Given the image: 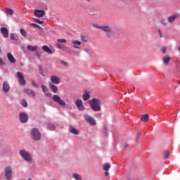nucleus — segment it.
Wrapping results in <instances>:
<instances>
[{
	"instance_id": "obj_25",
	"label": "nucleus",
	"mask_w": 180,
	"mask_h": 180,
	"mask_svg": "<svg viewBox=\"0 0 180 180\" xmlns=\"http://www.w3.org/2000/svg\"><path fill=\"white\" fill-rule=\"evenodd\" d=\"M82 98L83 101H88V99L91 98V96H89V93L85 91V93L82 96Z\"/></svg>"
},
{
	"instance_id": "obj_2",
	"label": "nucleus",
	"mask_w": 180,
	"mask_h": 180,
	"mask_svg": "<svg viewBox=\"0 0 180 180\" xmlns=\"http://www.w3.org/2000/svg\"><path fill=\"white\" fill-rule=\"evenodd\" d=\"M90 106L94 112L101 110V101L98 98H93L89 101Z\"/></svg>"
},
{
	"instance_id": "obj_49",
	"label": "nucleus",
	"mask_w": 180,
	"mask_h": 180,
	"mask_svg": "<svg viewBox=\"0 0 180 180\" xmlns=\"http://www.w3.org/2000/svg\"><path fill=\"white\" fill-rule=\"evenodd\" d=\"M87 2H91V0H85Z\"/></svg>"
},
{
	"instance_id": "obj_48",
	"label": "nucleus",
	"mask_w": 180,
	"mask_h": 180,
	"mask_svg": "<svg viewBox=\"0 0 180 180\" xmlns=\"http://www.w3.org/2000/svg\"><path fill=\"white\" fill-rule=\"evenodd\" d=\"M105 176H109V172L108 171H106L105 172Z\"/></svg>"
},
{
	"instance_id": "obj_47",
	"label": "nucleus",
	"mask_w": 180,
	"mask_h": 180,
	"mask_svg": "<svg viewBox=\"0 0 180 180\" xmlns=\"http://www.w3.org/2000/svg\"><path fill=\"white\" fill-rule=\"evenodd\" d=\"M128 147H129V144H127V143H125L124 145V148L126 149V148H128Z\"/></svg>"
},
{
	"instance_id": "obj_18",
	"label": "nucleus",
	"mask_w": 180,
	"mask_h": 180,
	"mask_svg": "<svg viewBox=\"0 0 180 180\" xmlns=\"http://www.w3.org/2000/svg\"><path fill=\"white\" fill-rule=\"evenodd\" d=\"M38 49L39 46H32V45H28L27 46V50H28V51H31L32 53H34V51H37Z\"/></svg>"
},
{
	"instance_id": "obj_31",
	"label": "nucleus",
	"mask_w": 180,
	"mask_h": 180,
	"mask_svg": "<svg viewBox=\"0 0 180 180\" xmlns=\"http://www.w3.org/2000/svg\"><path fill=\"white\" fill-rule=\"evenodd\" d=\"M20 33L22 35V37H26L27 36V34L26 33V31H25L23 29L20 30Z\"/></svg>"
},
{
	"instance_id": "obj_41",
	"label": "nucleus",
	"mask_w": 180,
	"mask_h": 180,
	"mask_svg": "<svg viewBox=\"0 0 180 180\" xmlns=\"http://www.w3.org/2000/svg\"><path fill=\"white\" fill-rule=\"evenodd\" d=\"M50 130H56V126L54 124H51Z\"/></svg>"
},
{
	"instance_id": "obj_29",
	"label": "nucleus",
	"mask_w": 180,
	"mask_h": 180,
	"mask_svg": "<svg viewBox=\"0 0 180 180\" xmlns=\"http://www.w3.org/2000/svg\"><path fill=\"white\" fill-rule=\"evenodd\" d=\"M164 160H167L169 157V151L168 150H165L163 153Z\"/></svg>"
},
{
	"instance_id": "obj_15",
	"label": "nucleus",
	"mask_w": 180,
	"mask_h": 180,
	"mask_svg": "<svg viewBox=\"0 0 180 180\" xmlns=\"http://www.w3.org/2000/svg\"><path fill=\"white\" fill-rule=\"evenodd\" d=\"M24 92L27 94V95H29V96H32V98H34V96H36V93L33 90L25 89L24 90Z\"/></svg>"
},
{
	"instance_id": "obj_42",
	"label": "nucleus",
	"mask_w": 180,
	"mask_h": 180,
	"mask_svg": "<svg viewBox=\"0 0 180 180\" xmlns=\"http://www.w3.org/2000/svg\"><path fill=\"white\" fill-rule=\"evenodd\" d=\"M10 38H11L12 40H15V34H10Z\"/></svg>"
},
{
	"instance_id": "obj_10",
	"label": "nucleus",
	"mask_w": 180,
	"mask_h": 180,
	"mask_svg": "<svg viewBox=\"0 0 180 180\" xmlns=\"http://www.w3.org/2000/svg\"><path fill=\"white\" fill-rule=\"evenodd\" d=\"M17 77L21 85H26V81L25 80V77H23V75L22 74V72H18Z\"/></svg>"
},
{
	"instance_id": "obj_23",
	"label": "nucleus",
	"mask_w": 180,
	"mask_h": 180,
	"mask_svg": "<svg viewBox=\"0 0 180 180\" xmlns=\"http://www.w3.org/2000/svg\"><path fill=\"white\" fill-rule=\"evenodd\" d=\"M162 60L165 65H168V63L171 61V57L166 56L163 57Z\"/></svg>"
},
{
	"instance_id": "obj_28",
	"label": "nucleus",
	"mask_w": 180,
	"mask_h": 180,
	"mask_svg": "<svg viewBox=\"0 0 180 180\" xmlns=\"http://www.w3.org/2000/svg\"><path fill=\"white\" fill-rule=\"evenodd\" d=\"M56 46L57 49H60V50H65V49H67L65 46L59 43H56Z\"/></svg>"
},
{
	"instance_id": "obj_45",
	"label": "nucleus",
	"mask_w": 180,
	"mask_h": 180,
	"mask_svg": "<svg viewBox=\"0 0 180 180\" xmlns=\"http://www.w3.org/2000/svg\"><path fill=\"white\" fill-rule=\"evenodd\" d=\"M140 137H141V133L136 134V140H139V139H140Z\"/></svg>"
},
{
	"instance_id": "obj_50",
	"label": "nucleus",
	"mask_w": 180,
	"mask_h": 180,
	"mask_svg": "<svg viewBox=\"0 0 180 180\" xmlns=\"http://www.w3.org/2000/svg\"><path fill=\"white\" fill-rule=\"evenodd\" d=\"M63 64H67V63H65V62H63Z\"/></svg>"
},
{
	"instance_id": "obj_5",
	"label": "nucleus",
	"mask_w": 180,
	"mask_h": 180,
	"mask_svg": "<svg viewBox=\"0 0 180 180\" xmlns=\"http://www.w3.org/2000/svg\"><path fill=\"white\" fill-rule=\"evenodd\" d=\"M53 101L56 102V103H58V105H60V106H65L66 103L64 100L61 99V97L60 96L55 94L52 97Z\"/></svg>"
},
{
	"instance_id": "obj_32",
	"label": "nucleus",
	"mask_w": 180,
	"mask_h": 180,
	"mask_svg": "<svg viewBox=\"0 0 180 180\" xmlns=\"http://www.w3.org/2000/svg\"><path fill=\"white\" fill-rule=\"evenodd\" d=\"M6 13H7V15H13V10L11 9V8H6Z\"/></svg>"
},
{
	"instance_id": "obj_11",
	"label": "nucleus",
	"mask_w": 180,
	"mask_h": 180,
	"mask_svg": "<svg viewBox=\"0 0 180 180\" xmlns=\"http://www.w3.org/2000/svg\"><path fill=\"white\" fill-rule=\"evenodd\" d=\"M84 119L87 123H89L91 126H95L96 124V122H95V120L89 115H84Z\"/></svg>"
},
{
	"instance_id": "obj_13",
	"label": "nucleus",
	"mask_w": 180,
	"mask_h": 180,
	"mask_svg": "<svg viewBox=\"0 0 180 180\" xmlns=\"http://www.w3.org/2000/svg\"><path fill=\"white\" fill-rule=\"evenodd\" d=\"M178 18H179V13H175L173 15L168 17L167 22L169 23H174L175 19H178Z\"/></svg>"
},
{
	"instance_id": "obj_14",
	"label": "nucleus",
	"mask_w": 180,
	"mask_h": 180,
	"mask_svg": "<svg viewBox=\"0 0 180 180\" xmlns=\"http://www.w3.org/2000/svg\"><path fill=\"white\" fill-rule=\"evenodd\" d=\"M1 30V33L3 35V37H4L5 39H6L7 37H8L9 36V32L8 31V29L5 27H1L0 29Z\"/></svg>"
},
{
	"instance_id": "obj_38",
	"label": "nucleus",
	"mask_w": 180,
	"mask_h": 180,
	"mask_svg": "<svg viewBox=\"0 0 180 180\" xmlns=\"http://www.w3.org/2000/svg\"><path fill=\"white\" fill-rule=\"evenodd\" d=\"M45 96H46V98H51V93H49V92H45L44 93Z\"/></svg>"
},
{
	"instance_id": "obj_20",
	"label": "nucleus",
	"mask_w": 180,
	"mask_h": 180,
	"mask_svg": "<svg viewBox=\"0 0 180 180\" xmlns=\"http://www.w3.org/2000/svg\"><path fill=\"white\" fill-rule=\"evenodd\" d=\"M69 131L70 133H72V134H75V136H78L79 134L78 129L74 128L73 127H69Z\"/></svg>"
},
{
	"instance_id": "obj_33",
	"label": "nucleus",
	"mask_w": 180,
	"mask_h": 180,
	"mask_svg": "<svg viewBox=\"0 0 180 180\" xmlns=\"http://www.w3.org/2000/svg\"><path fill=\"white\" fill-rule=\"evenodd\" d=\"M21 105L23 106V108H27V101H26L25 99H22L21 101Z\"/></svg>"
},
{
	"instance_id": "obj_22",
	"label": "nucleus",
	"mask_w": 180,
	"mask_h": 180,
	"mask_svg": "<svg viewBox=\"0 0 180 180\" xmlns=\"http://www.w3.org/2000/svg\"><path fill=\"white\" fill-rule=\"evenodd\" d=\"M42 50H44V51H45L48 54H53V51H51V49H50V48H49V46H47V45L43 46Z\"/></svg>"
},
{
	"instance_id": "obj_35",
	"label": "nucleus",
	"mask_w": 180,
	"mask_h": 180,
	"mask_svg": "<svg viewBox=\"0 0 180 180\" xmlns=\"http://www.w3.org/2000/svg\"><path fill=\"white\" fill-rule=\"evenodd\" d=\"M58 43H67V39H59L57 40Z\"/></svg>"
},
{
	"instance_id": "obj_24",
	"label": "nucleus",
	"mask_w": 180,
	"mask_h": 180,
	"mask_svg": "<svg viewBox=\"0 0 180 180\" xmlns=\"http://www.w3.org/2000/svg\"><path fill=\"white\" fill-rule=\"evenodd\" d=\"M141 121L143 122H148V114H144L141 117Z\"/></svg>"
},
{
	"instance_id": "obj_46",
	"label": "nucleus",
	"mask_w": 180,
	"mask_h": 180,
	"mask_svg": "<svg viewBox=\"0 0 180 180\" xmlns=\"http://www.w3.org/2000/svg\"><path fill=\"white\" fill-rule=\"evenodd\" d=\"M158 33H159L160 37H162V33H161V30H158Z\"/></svg>"
},
{
	"instance_id": "obj_30",
	"label": "nucleus",
	"mask_w": 180,
	"mask_h": 180,
	"mask_svg": "<svg viewBox=\"0 0 180 180\" xmlns=\"http://www.w3.org/2000/svg\"><path fill=\"white\" fill-rule=\"evenodd\" d=\"M81 39L82 40V41H84L85 43H87V41H89V37H86V36H81Z\"/></svg>"
},
{
	"instance_id": "obj_27",
	"label": "nucleus",
	"mask_w": 180,
	"mask_h": 180,
	"mask_svg": "<svg viewBox=\"0 0 180 180\" xmlns=\"http://www.w3.org/2000/svg\"><path fill=\"white\" fill-rule=\"evenodd\" d=\"M72 176L75 180H82V177H81V175L77 173L73 174Z\"/></svg>"
},
{
	"instance_id": "obj_19",
	"label": "nucleus",
	"mask_w": 180,
	"mask_h": 180,
	"mask_svg": "<svg viewBox=\"0 0 180 180\" xmlns=\"http://www.w3.org/2000/svg\"><path fill=\"white\" fill-rule=\"evenodd\" d=\"M7 57H8V59L10 61V63H11V64H15V63H16V59H15V58L13 57V55H12V53H8L7 54Z\"/></svg>"
},
{
	"instance_id": "obj_34",
	"label": "nucleus",
	"mask_w": 180,
	"mask_h": 180,
	"mask_svg": "<svg viewBox=\"0 0 180 180\" xmlns=\"http://www.w3.org/2000/svg\"><path fill=\"white\" fill-rule=\"evenodd\" d=\"M31 26H33L34 27H37V29H39L40 30H41V27H40V25H37V24H34V23H31L30 24Z\"/></svg>"
},
{
	"instance_id": "obj_9",
	"label": "nucleus",
	"mask_w": 180,
	"mask_h": 180,
	"mask_svg": "<svg viewBox=\"0 0 180 180\" xmlns=\"http://www.w3.org/2000/svg\"><path fill=\"white\" fill-rule=\"evenodd\" d=\"M34 15L36 18H43L44 15H46V11L44 10L36 9L34 10Z\"/></svg>"
},
{
	"instance_id": "obj_37",
	"label": "nucleus",
	"mask_w": 180,
	"mask_h": 180,
	"mask_svg": "<svg viewBox=\"0 0 180 180\" xmlns=\"http://www.w3.org/2000/svg\"><path fill=\"white\" fill-rule=\"evenodd\" d=\"M35 22H36V23H38L39 25H43V23H44V21H41L39 19H35Z\"/></svg>"
},
{
	"instance_id": "obj_44",
	"label": "nucleus",
	"mask_w": 180,
	"mask_h": 180,
	"mask_svg": "<svg viewBox=\"0 0 180 180\" xmlns=\"http://www.w3.org/2000/svg\"><path fill=\"white\" fill-rule=\"evenodd\" d=\"M0 65H5V63L4 62V60H2V58H0Z\"/></svg>"
},
{
	"instance_id": "obj_43",
	"label": "nucleus",
	"mask_w": 180,
	"mask_h": 180,
	"mask_svg": "<svg viewBox=\"0 0 180 180\" xmlns=\"http://www.w3.org/2000/svg\"><path fill=\"white\" fill-rule=\"evenodd\" d=\"M162 53H163V54H165L167 53V48L163 47L162 49Z\"/></svg>"
},
{
	"instance_id": "obj_7",
	"label": "nucleus",
	"mask_w": 180,
	"mask_h": 180,
	"mask_svg": "<svg viewBox=\"0 0 180 180\" xmlns=\"http://www.w3.org/2000/svg\"><path fill=\"white\" fill-rule=\"evenodd\" d=\"M77 108L79 109V110H81L82 112L85 110V107L84 106V104L82 103V100L81 99H77L75 102Z\"/></svg>"
},
{
	"instance_id": "obj_12",
	"label": "nucleus",
	"mask_w": 180,
	"mask_h": 180,
	"mask_svg": "<svg viewBox=\"0 0 180 180\" xmlns=\"http://www.w3.org/2000/svg\"><path fill=\"white\" fill-rule=\"evenodd\" d=\"M51 82H52V84H55V85H58V84H60V77H58V76L56 75H52L51 76Z\"/></svg>"
},
{
	"instance_id": "obj_6",
	"label": "nucleus",
	"mask_w": 180,
	"mask_h": 180,
	"mask_svg": "<svg viewBox=\"0 0 180 180\" xmlns=\"http://www.w3.org/2000/svg\"><path fill=\"white\" fill-rule=\"evenodd\" d=\"M4 175L7 180H11L12 179V167L11 166L6 167Z\"/></svg>"
},
{
	"instance_id": "obj_8",
	"label": "nucleus",
	"mask_w": 180,
	"mask_h": 180,
	"mask_svg": "<svg viewBox=\"0 0 180 180\" xmlns=\"http://www.w3.org/2000/svg\"><path fill=\"white\" fill-rule=\"evenodd\" d=\"M20 120L21 123H27V120H29V116H27V114L25 112H20Z\"/></svg>"
},
{
	"instance_id": "obj_51",
	"label": "nucleus",
	"mask_w": 180,
	"mask_h": 180,
	"mask_svg": "<svg viewBox=\"0 0 180 180\" xmlns=\"http://www.w3.org/2000/svg\"><path fill=\"white\" fill-rule=\"evenodd\" d=\"M179 85H180V81H179Z\"/></svg>"
},
{
	"instance_id": "obj_4",
	"label": "nucleus",
	"mask_w": 180,
	"mask_h": 180,
	"mask_svg": "<svg viewBox=\"0 0 180 180\" xmlns=\"http://www.w3.org/2000/svg\"><path fill=\"white\" fill-rule=\"evenodd\" d=\"M31 136L33 139V140H35L36 141H39L40 139H41V134L39 131V130L36 128L33 129L31 131Z\"/></svg>"
},
{
	"instance_id": "obj_3",
	"label": "nucleus",
	"mask_w": 180,
	"mask_h": 180,
	"mask_svg": "<svg viewBox=\"0 0 180 180\" xmlns=\"http://www.w3.org/2000/svg\"><path fill=\"white\" fill-rule=\"evenodd\" d=\"M20 155H21L23 160L27 162H30V161H32V155L25 150H21L20 151Z\"/></svg>"
},
{
	"instance_id": "obj_16",
	"label": "nucleus",
	"mask_w": 180,
	"mask_h": 180,
	"mask_svg": "<svg viewBox=\"0 0 180 180\" xmlns=\"http://www.w3.org/2000/svg\"><path fill=\"white\" fill-rule=\"evenodd\" d=\"M11 89V86H9V84L6 82H4L3 84V91L6 93L9 92V90Z\"/></svg>"
},
{
	"instance_id": "obj_36",
	"label": "nucleus",
	"mask_w": 180,
	"mask_h": 180,
	"mask_svg": "<svg viewBox=\"0 0 180 180\" xmlns=\"http://www.w3.org/2000/svg\"><path fill=\"white\" fill-rule=\"evenodd\" d=\"M41 89H42L44 94H46L47 92V86H46L44 85H42L41 86Z\"/></svg>"
},
{
	"instance_id": "obj_39",
	"label": "nucleus",
	"mask_w": 180,
	"mask_h": 180,
	"mask_svg": "<svg viewBox=\"0 0 180 180\" xmlns=\"http://www.w3.org/2000/svg\"><path fill=\"white\" fill-rule=\"evenodd\" d=\"M160 23H162V25H164L165 26H166V25H167V21H166L165 20H164V19H162V20H160Z\"/></svg>"
},
{
	"instance_id": "obj_26",
	"label": "nucleus",
	"mask_w": 180,
	"mask_h": 180,
	"mask_svg": "<svg viewBox=\"0 0 180 180\" xmlns=\"http://www.w3.org/2000/svg\"><path fill=\"white\" fill-rule=\"evenodd\" d=\"M110 169V164L105 163V164L103 165V169L104 171H109Z\"/></svg>"
},
{
	"instance_id": "obj_21",
	"label": "nucleus",
	"mask_w": 180,
	"mask_h": 180,
	"mask_svg": "<svg viewBox=\"0 0 180 180\" xmlns=\"http://www.w3.org/2000/svg\"><path fill=\"white\" fill-rule=\"evenodd\" d=\"M72 46L74 47V49H80L79 46H81V41L74 40L72 41Z\"/></svg>"
},
{
	"instance_id": "obj_17",
	"label": "nucleus",
	"mask_w": 180,
	"mask_h": 180,
	"mask_svg": "<svg viewBox=\"0 0 180 180\" xmlns=\"http://www.w3.org/2000/svg\"><path fill=\"white\" fill-rule=\"evenodd\" d=\"M49 88L53 94H57V92H58V87L51 83H49Z\"/></svg>"
},
{
	"instance_id": "obj_1",
	"label": "nucleus",
	"mask_w": 180,
	"mask_h": 180,
	"mask_svg": "<svg viewBox=\"0 0 180 180\" xmlns=\"http://www.w3.org/2000/svg\"><path fill=\"white\" fill-rule=\"evenodd\" d=\"M94 27H96V29H99L101 32H104L107 37H109V38L112 37V27H110V26H108V25L100 26L98 25H94Z\"/></svg>"
},
{
	"instance_id": "obj_40",
	"label": "nucleus",
	"mask_w": 180,
	"mask_h": 180,
	"mask_svg": "<svg viewBox=\"0 0 180 180\" xmlns=\"http://www.w3.org/2000/svg\"><path fill=\"white\" fill-rule=\"evenodd\" d=\"M32 85L33 86H34L35 88H38L39 87V85L37 84H36V82H34V81L32 82Z\"/></svg>"
}]
</instances>
